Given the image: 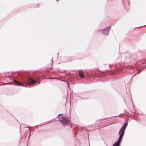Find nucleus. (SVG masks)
<instances>
[{
  "label": "nucleus",
  "mask_w": 146,
  "mask_h": 146,
  "mask_svg": "<svg viewBox=\"0 0 146 146\" xmlns=\"http://www.w3.org/2000/svg\"><path fill=\"white\" fill-rule=\"evenodd\" d=\"M59 120L64 126L67 125L69 121L68 118L64 115L59 117Z\"/></svg>",
  "instance_id": "obj_1"
},
{
  "label": "nucleus",
  "mask_w": 146,
  "mask_h": 146,
  "mask_svg": "<svg viewBox=\"0 0 146 146\" xmlns=\"http://www.w3.org/2000/svg\"><path fill=\"white\" fill-rule=\"evenodd\" d=\"M36 81H34L32 78L30 77L29 78V80L28 82L25 83V85H30L32 84H34L37 83Z\"/></svg>",
  "instance_id": "obj_2"
},
{
  "label": "nucleus",
  "mask_w": 146,
  "mask_h": 146,
  "mask_svg": "<svg viewBox=\"0 0 146 146\" xmlns=\"http://www.w3.org/2000/svg\"><path fill=\"white\" fill-rule=\"evenodd\" d=\"M110 27H107L104 30L102 31V33L104 35H108L109 34V31L110 29Z\"/></svg>",
  "instance_id": "obj_3"
},
{
  "label": "nucleus",
  "mask_w": 146,
  "mask_h": 146,
  "mask_svg": "<svg viewBox=\"0 0 146 146\" xmlns=\"http://www.w3.org/2000/svg\"><path fill=\"white\" fill-rule=\"evenodd\" d=\"M124 133V130L120 129L119 131L118 134L120 136H123Z\"/></svg>",
  "instance_id": "obj_4"
},
{
  "label": "nucleus",
  "mask_w": 146,
  "mask_h": 146,
  "mask_svg": "<svg viewBox=\"0 0 146 146\" xmlns=\"http://www.w3.org/2000/svg\"><path fill=\"white\" fill-rule=\"evenodd\" d=\"M79 74L80 76V77L81 78H84V74L83 72V71L82 70H79Z\"/></svg>",
  "instance_id": "obj_5"
},
{
  "label": "nucleus",
  "mask_w": 146,
  "mask_h": 146,
  "mask_svg": "<svg viewBox=\"0 0 146 146\" xmlns=\"http://www.w3.org/2000/svg\"><path fill=\"white\" fill-rule=\"evenodd\" d=\"M127 122H126L125 123L124 125L121 127V129L123 130H124L126 127L127 126Z\"/></svg>",
  "instance_id": "obj_6"
},
{
  "label": "nucleus",
  "mask_w": 146,
  "mask_h": 146,
  "mask_svg": "<svg viewBox=\"0 0 146 146\" xmlns=\"http://www.w3.org/2000/svg\"><path fill=\"white\" fill-rule=\"evenodd\" d=\"M123 136H120L119 137V139L117 141V142L120 143V142L121 141L123 137Z\"/></svg>",
  "instance_id": "obj_7"
},
{
  "label": "nucleus",
  "mask_w": 146,
  "mask_h": 146,
  "mask_svg": "<svg viewBox=\"0 0 146 146\" xmlns=\"http://www.w3.org/2000/svg\"><path fill=\"white\" fill-rule=\"evenodd\" d=\"M14 82H15L16 84H18L19 86H24L23 84L21 83H19L15 80H13Z\"/></svg>",
  "instance_id": "obj_8"
},
{
  "label": "nucleus",
  "mask_w": 146,
  "mask_h": 146,
  "mask_svg": "<svg viewBox=\"0 0 146 146\" xmlns=\"http://www.w3.org/2000/svg\"><path fill=\"white\" fill-rule=\"evenodd\" d=\"M120 143L116 141L113 144V146H119Z\"/></svg>",
  "instance_id": "obj_9"
},
{
  "label": "nucleus",
  "mask_w": 146,
  "mask_h": 146,
  "mask_svg": "<svg viewBox=\"0 0 146 146\" xmlns=\"http://www.w3.org/2000/svg\"><path fill=\"white\" fill-rule=\"evenodd\" d=\"M40 81H39V82H38V83H37V84H39L40 83Z\"/></svg>",
  "instance_id": "obj_10"
},
{
  "label": "nucleus",
  "mask_w": 146,
  "mask_h": 146,
  "mask_svg": "<svg viewBox=\"0 0 146 146\" xmlns=\"http://www.w3.org/2000/svg\"><path fill=\"white\" fill-rule=\"evenodd\" d=\"M136 74H135L134 75V76H133H133H135Z\"/></svg>",
  "instance_id": "obj_11"
},
{
  "label": "nucleus",
  "mask_w": 146,
  "mask_h": 146,
  "mask_svg": "<svg viewBox=\"0 0 146 146\" xmlns=\"http://www.w3.org/2000/svg\"><path fill=\"white\" fill-rule=\"evenodd\" d=\"M60 115V114H59V115H58V116L59 115Z\"/></svg>",
  "instance_id": "obj_12"
}]
</instances>
